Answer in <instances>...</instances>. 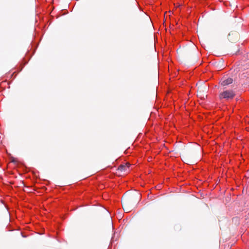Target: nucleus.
I'll return each instance as SVG.
<instances>
[{
  "instance_id": "2",
  "label": "nucleus",
  "mask_w": 249,
  "mask_h": 249,
  "mask_svg": "<svg viewBox=\"0 0 249 249\" xmlns=\"http://www.w3.org/2000/svg\"><path fill=\"white\" fill-rule=\"evenodd\" d=\"M232 82L233 79L231 78H222L220 82V84L222 86L224 87L232 83Z\"/></svg>"
},
{
  "instance_id": "1",
  "label": "nucleus",
  "mask_w": 249,
  "mask_h": 249,
  "mask_svg": "<svg viewBox=\"0 0 249 249\" xmlns=\"http://www.w3.org/2000/svg\"><path fill=\"white\" fill-rule=\"evenodd\" d=\"M236 95V92L233 89H224L218 95L220 100L230 101L233 99Z\"/></svg>"
},
{
  "instance_id": "3",
  "label": "nucleus",
  "mask_w": 249,
  "mask_h": 249,
  "mask_svg": "<svg viewBox=\"0 0 249 249\" xmlns=\"http://www.w3.org/2000/svg\"><path fill=\"white\" fill-rule=\"evenodd\" d=\"M130 164L125 163L124 164H121L119 166L118 169L121 171H127L130 167Z\"/></svg>"
}]
</instances>
